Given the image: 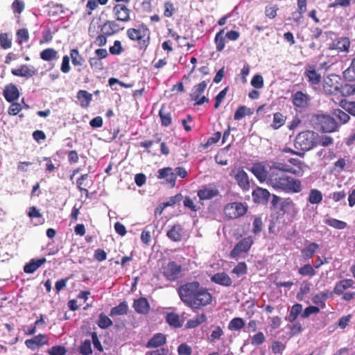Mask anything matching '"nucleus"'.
Segmentation results:
<instances>
[{"mask_svg": "<svg viewBox=\"0 0 355 355\" xmlns=\"http://www.w3.org/2000/svg\"><path fill=\"white\" fill-rule=\"evenodd\" d=\"M178 293L183 303L192 309H200L212 302V295L208 289L197 281L180 286Z\"/></svg>", "mask_w": 355, "mask_h": 355, "instance_id": "nucleus-1", "label": "nucleus"}, {"mask_svg": "<svg viewBox=\"0 0 355 355\" xmlns=\"http://www.w3.org/2000/svg\"><path fill=\"white\" fill-rule=\"evenodd\" d=\"M268 184L276 191L286 193H297L302 189V182L299 179L286 173H269Z\"/></svg>", "mask_w": 355, "mask_h": 355, "instance_id": "nucleus-2", "label": "nucleus"}, {"mask_svg": "<svg viewBox=\"0 0 355 355\" xmlns=\"http://www.w3.org/2000/svg\"><path fill=\"white\" fill-rule=\"evenodd\" d=\"M128 37L137 44L139 50L145 51L150 43V31L144 23L137 28H130L126 31Z\"/></svg>", "mask_w": 355, "mask_h": 355, "instance_id": "nucleus-3", "label": "nucleus"}, {"mask_svg": "<svg viewBox=\"0 0 355 355\" xmlns=\"http://www.w3.org/2000/svg\"><path fill=\"white\" fill-rule=\"evenodd\" d=\"M318 134L312 130H304L298 133L294 141L295 148L309 151L318 146Z\"/></svg>", "mask_w": 355, "mask_h": 355, "instance_id": "nucleus-4", "label": "nucleus"}, {"mask_svg": "<svg viewBox=\"0 0 355 355\" xmlns=\"http://www.w3.org/2000/svg\"><path fill=\"white\" fill-rule=\"evenodd\" d=\"M116 4L114 6L112 12L116 21L128 22L130 20L131 10L128 8L130 0H114Z\"/></svg>", "mask_w": 355, "mask_h": 355, "instance_id": "nucleus-5", "label": "nucleus"}, {"mask_svg": "<svg viewBox=\"0 0 355 355\" xmlns=\"http://www.w3.org/2000/svg\"><path fill=\"white\" fill-rule=\"evenodd\" d=\"M223 211L228 219H236L246 214L248 207L245 203L234 202L225 205Z\"/></svg>", "mask_w": 355, "mask_h": 355, "instance_id": "nucleus-6", "label": "nucleus"}, {"mask_svg": "<svg viewBox=\"0 0 355 355\" xmlns=\"http://www.w3.org/2000/svg\"><path fill=\"white\" fill-rule=\"evenodd\" d=\"M182 268L175 261H169L162 267L164 277L170 282L177 280L182 275Z\"/></svg>", "mask_w": 355, "mask_h": 355, "instance_id": "nucleus-7", "label": "nucleus"}, {"mask_svg": "<svg viewBox=\"0 0 355 355\" xmlns=\"http://www.w3.org/2000/svg\"><path fill=\"white\" fill-rule=\"evenodd\" d=\"M291 101L296 109L305 110L309 107L311 98L302 91H297L291 95Z\"/></svg>", "mask_w": 355, "mask_h": 355, "instance_id": "nucleus-8", "label": "nucleus"}, {"mask_svg": "<svg viewBox=\"0 0 355 355\" xmlns=\"http://www.w3.org/2000/svg\"><path fill=\"white\" fill-rule=\"evenodd\" d=\"M318 124L320 130L324 132H332L338 129V123L336 120L329 115H317Z\"/></svg>", "mask_w": 355, "mask_h": 355, "instance_id": "nucleus-9", "label": "nucleus"}, {"mask_svg": "<svg viewBox=\"0 0 355 355\" xmlns=\"http://www.w3.org/2000/svg\"><path fill=\"white\" fill-rule=\"evenodd\" d=\"M252 244L253 239L252 236H248L241 239L231 251L230 257L232 258H237L242 253L248 252Z\"/></svg>", "mask_w": 355, "mask_h": 355, "instance_id": "nucleus-10", "label": "nucleus"}, {"mask_svg": "<svg viewBox=\"0 0 355 355\" xmlns=\"http://www.w3.org/2000/svg\"><path fill=\"white\" fill-rule=\"evenodd\" d=\"M230 176L233 177L236 181L238 185L243 190H248L250 182L246 172L242 168H234L230 173Z\"/></svg>", "mask_w": 355, "mask_h": 355, "instance_id": "nucleus-11", "label": "nucleus"}, {"mask_svg": "<svg viewBox=\"0 0 355 355\" xmlns=\"http://www.w3.org/2000/svg\"><path fill=\"white\" fill-rule=\"evenodd\" d=\"M289 173L297 176H301L303 174V170L295 169L294 168L286 164L281 162H274L270 167L269 173Z\"/></svg>", "mask_w": 355, "mask_h": 355, "instance_id": "nucleus-12", "label": "nucleus"}, {"mask_svg": "<svg viewBox=\"0 0 355 355\" xmlns=\"http://www.w3.org/2000/svg\"><path fill=\"white\" fill-rule=\"evenodd\" d=\"M351 45L348 37H339L334 39L329 45V49L336 50L338 52L348 53Z\"/></svg>", "mask_w": 355, "mask_h": 355, "instance_id": "nucleus-13", "label": "nucleus"}, {"mask_svg": "<svg viewBox=\"0 0 355 355\" xmlns=\"http://www.w3.org/2000/svg\"><path fill=\"white\" fill-rule=\"evenodd\" d=\"M339 77L335 74L328 76L324 80L323 89L327 94H335L339 89Z\"/></svg>", "mask_w": 355, "mask_h": 355, "instance_id": "nucleus-14", "label": "nucleus"}, {"mask_svg": "<svg viewBox=\"0 0 355 355\" xmlns=\"http://www.w3.org/2000/svg\"><path fill=\"white\" fill-rule=\"evenodd\" d=\"M304 76L310 85H317L321 82V75L316 70V67L313 64H308L305 67Z\"/></svg>", "mask_w": 355, "mask_h": 355, "instance_id": "nucleus-15", "label": "nucleus"}, {"mask_svg": "<svg viewBox=\"0 0 355 355\" xmlns=\"http://www.w3.org/2000/svg\"><path fill=\"white\" fill-rule=\"evenodd\" d=\"M250 171L261 182L267 180L268 183L269 171L267 170L263 164L261 162L253 164Z\"/></svg>", "mask_w": 355, "mask_h": 355, "instance_id": "nucleus-16", "label": "nucleus"}, {"mask_svg": "<svg viewBox=\"0 0 355 355\" xmlns=\"http://www.w3.org/2000/svg\"><path fill=\"white\" fill-rule=\"evenodd\" d=\"M219 194V191L214 185H204L197 192L198 198L201 200H210L216 197Z\"/></svg>", "mask_w": 355, "mask_h": 355, "instance_id": "nucleus-17", "label": "nucleus"}, {"mask_svg": "<svg viewBox=\"0 0 355 355\" xmlns=\"http://www.w3.org/2000/svg\"><path fill=\"white\" fill-rule=\"evenodd\" d=\"M27 348L35 350L40 347L48 345V336L46 334H40L33 338L25 340Z\"/></svg>", "mask_w": 355, "mask_h": 355, "instance_id": "nucleus-18", "label": "nucleus"}, {"mask_svg": "<svg viewBox=\"0 0 355 355\" xmlns=\"http://www.w3.org/2000/svg\"><path fill=\"white\" fill-rule=\"evenodd\" d=\"M123 29V27L121 28L116 21L107 20L101 26V33H104L105 35L109 37L118 33Z\"/></svg>", "mask_w": 355, "mask_h": 355, "instance_id": "nucleus-19", "label": "nucleus"}, {"mask_svg": "<svg viewBox=\"0 0 355 355\" xmlns=\"http://www.w3.org/2000/svg\"><path fill=\"white\" fill-rule=\"evenodd\" d=\"M280 210L283 214H287L291 219L295 218L298 213L296 205L290 198H286L282 202Z\"/></svg>", "mask_w": 355, "mask_h": 355, "instance_id": "nucleus-20", "label": "nucleus"}, {"mask_svg": "<svg viewBox=\"0 0 355 355\" xmlns=\"http://www.w3.org/2000/svg\"><path fill=\"white\" fill-rule=\"evenodd\" d=\"M11 73L15 76L31 78L37 74V69L32 65L21 64L17 69H12Z\"/></svg>", "mask_w": 355, "mask_h": 355, "instance_id": "nucleus-21", "label": "nucleus"}, {"mask_svg": "<svg viewBox=\"0 0 355 355\" xmlns=\"http://www.w3.org/2000/svg\"><path fill=\"white\" fill-rule=\"evenodd\" d=\"M69 56L71 59L72 64L74 67H87V65L85 64V59L83 56V55L80 54L78 49L76 48L71 49L69 51ZM77 71L78 73H80L82 70L80 68H78Z\"/></svg>", "mask_w": 355, "mask_h": 355, "instance_id": "nucleus-22", "label": "nucleus"}, {"mask_svg": "<svg viewBox=\"0 0 355 355\" xmlns=\"http://www.w3.org/2000/svg\"><path fill=\"white\" fill-rule=\"evenodd\" d=\"M158 179H165L167 182L170 183L173 187L175 185L176 176L171 167H165L159 169L157 171Z\"/></svg>", "mask_w": 355, "mask_h": 355, "instance_id": "nucleus-23", "label": "nucleus"}, {"mask_svg": "<svg viewBox=\"0 0 355 355\" xmlns=\"http://www.w3.org/2000/svg\"><path fill=\"white\" fill-rule=\"evenodd\" d=\"M3 94L6 100L9 103L14 102L19 97V92L13 84L7 85L3 89Z\"/></svg>", "mask_w": 355, "mask_h": 355, "instance_id": "nucleus-24", "label": "nucleus"}, {"mask_svg": "<svg viewBox=\"0 0 355 355\" xmlns=\"http://www.w3.org/2000/svg\"><path fill=\"white\" fill-rule=\"evenodd\" d=\"M270 196V192L266 189L258 187L252 191V198L255 202L266 203Z\"/></svg>", "mask_w": 355, "mask_h": 355, "instance_id": "nucleus-25", "label": "nucleus"}, {"mask_svg": "<svg viewBox=\"0 0 355 355\" xmlns=\"http://www.w3.org/2000/svg\"><path fill=\"white\" fill-rule=\"evenodd\" d=\"M211 281L215 284L223 286H230L232 284V280L230 277L225 272H217L211 277Z\"/></svg>", "mask_w": 355, "mask_h": 355, "instance_id": "nucleus-26", "label": "nucleus"}, {"mask_svg": "<svg viewBox=\"0 0 355 355\" xmlns=\"http://www.w3.org/2000/svg\"><path fill=\"white\" fill-rule=\"evenodd\" d=\"M183 228L180 224L173 225L166 232L167 237L174 241L179 242L182 239Z\"/></svg>", "mask_w": 355, "mask_h": 355, "instance_id": "nucleus-27", "label": "nucleus"}, {"mask_svg": "<svg viewBox=\"0 0 355 355\" xmlns=\"http://www.w3.org/2000/svg\"><path fill=\"white\" fill-rule=\"evenodd\" d=\"M166 343V336L162 333H157L147 342V348H157Z\"/></svg>", "mask_w": 355, "mask_h": 355, "instance_id": "nucleus-28", "label": "nucleus"}, {"mask_svg": "<svg viewBox=\"0 0 355 355\" xmlns=\"http://www.w3.org/2000/svg\"><path fill=\"white\" fill-rule=\"evenodd\" d=\"M46 262L45 257L38 259H32L28 263L24 266V271L27 274L35 272L42 265Z\"/></svg>", "mask_w": 355, "mask_h": 355, "instance_id": "nucleus-29", "label": "nucleus"}, {"mask_svg": "<svg viewBox=\"0 0 355 355\" xmlns=\"http://www.w3.org/2000/svg\"><path fill=\"white\" fill-rule=\"evenodd\" d=\"M135 311L141 314H147L150 310V304L145 297L135 300L133 303Z\"/></svg>", "mask_w": 355, "mask_h": 355, "instance_id": "nucleus-30", "label": "nucleus"}, {"mask_svg": "<svg viewBox=\"0 0 355 355\" xmlns=\"http://www.w3.org/2000/svg\"><path fill=\"white\" fill-rule=\"evenodd\" d=\"M80 101V105L83 108H87L92 101V94L86 90L80 89L77 92L76 96Z\"/></svg>", "mask_w": 355, "mask_h": 355, "instance_id": "nucleus-31", "label": "nucleus"}, {"mask_svg": "<svg viewBox=\"0 0 355 355\" xmlns=\"http://www.w3.org/2000/svg\"><path fill=\"white\" fill-rule=\"evenodd\" d=\"M331 296L329 291L320 292L313 297V304L318 305L322 309L325 307V301Z\"/></svg>", "mask_w": 355, "mask_h": 355, "instance_id": "nucleus-32", "label": "nucleus"}, {"mask_svg": "<svg viewBox=\"0 0 355 355\" xmlns=\"http://www.w3.org/2000/svg\"><path fill=\"white\" fill-rule=\"evenodd\" d=\"M354 282L351 279H345L338 282L334 289V292L337 295L343 293L344 291L352 286Z\"/></svg>", "mask_w": 355, "mask_h": 355, "instance_id": "nucleus-33", "label": "nucleus"}, {"mask_svg": "<svg viewBox=\"0 0 355 355\" xmlns=\"http://www.w3.org/2000/svg\"><path fill=\"white\" fill-rule=\"evenodd\" d=\"M207 86V83L205 80L200 82L199 84L195 85L193 87L192 92L190 94L191 100H197L198 97L205 91Z\"/></svg>", "mask_w": 355, "mask_h": 355, "instance_id": "nucleus-34", "label": "nucleus"}, {"mask_svg": "<svg viewBox=\"0 0 355 355\" xmlns=\"http://www.w3.org/2000/svg\"><path fill=\"white\" fill-rule=\"evenodd\" d=\"M40 58L46 62L53 61L58 58V51L53 48H47L40 52Z\"/></svg>", "mask_w": 355, "mask_h": 355, "instance_id": "nucleus-35", "label": "nucleus"}, {"mask_svg": "<svg viewBox=\"0 0 355 355\" xmlns=\"http://www.w3.org/2000/svg\"><path fill=\"white\" fill-rule=\"evenodd\" d=\"M225 29L220 30L215 35L214 43L216 44V51H222L225 46V36H224Z\"/></svg>", "mask_w": 355, "mask_h": 355, "instance_id": "nucleus-36", "label": "nucleus"}, {"mask_svg": "<svg viewBox=\"0 0 355 355\" xmlns=\"http://www.w3.org/2000/svg\"><path fill=\"white\" fill-rule=\"evenodd\" d=\"M128 311V305L126 302H121L118 306L113 307L110 310V315L114 317L116 315H126Z\"/></svg>", "mask_w": 355, "mask_h": 355, "instance_id": "nucleus-37", "label": "nucleus"}, {"mask_svg": "<svg viewBox=\"0 0 355 355\" xmlns=\"http://www.w3.org/2000/svg\"><path fill=\"white\" fill-rule=\"evenodd\" d=\"M319 245L318 243L313 242L311 243L307 247L302 250V256L305 259H309L313 257L316 250L318 249Z\"/></svg>", "mask_w": 355, "mask_h": 355, "instance_id": "nucleus-38", "label": "nucleus"}, {"mask_svg": "<svg viewBox=\"0 0 355 355\" xmlns=\"http://www.w3.org/2000/svg\"><path fill=\"white\" fill-rule=\"evenodd\" d=\"M253 114V111L250 108H248L245 105L238 107L234 114V120L239 121L245 116H250Z\"/></svg>", "mask_w": 355, "mask_h": 355, "instance_id": "nucleus-39", "label": "nucleus"}, {"mask_svg": "<svg viewBox=\"0 0 355 355\" xmlns=\"http://www.w3.org/2000/svg\"><path fill=\"white\" fill-rule=\"evenodd\" d=\"M286 117L281 112H275L273 114V121L270 125L273 130H277L285 124Z\"/></svg>", "mask_w": 355, "mask_h": 355, "instance_id": "nucleus-40", "label": "nucleus"}, {"mask_svg": "<svg viewBox=\"0 0 355 355\" xmlns=\"http://www.w3.org/2000/svg\"><path fill=\"white\" fill-rule=\"evenodd\" d=\"M207 320V317L204 313L196 315L195 318L189 320L186 323V327L189 329H193L204 323Z\"/></svg>", "mask_w": 355, "mask_h": 355, "instance_id": "nucleus-41", "label": "nucleus"}, {"mask_svg": "<svg viewBox=\"0 0 355 355\" xmlns=\"http://www.w3.org/2000/svg\"><path fill=\"white\" fill-rule=\"evenodd\" d=\"M245 326V320L239 317L234 318L228 324V329L230 331H240Z\"/></svg>", "mask_w": 355, "mask_h": 355, "instance_id": "nucleus-42", "label": "nucleus"}, {"mask_svg": "<svg viewBox=\"0 0 355 355\" xmlns=\"http://www.w3.org/2000/svg\"><path fill=\"white\" fill-rule=\"evenodd\" d=\"M88 178V174H83L77 180L76 182L78 189L81 192H83L87 196L89 194V191L85 187H89L87 182Z\"/></svg>", "mask_w": 355, "mask_h": 355, "instance_id": "nucleus-43", "label": "nucleus"}, {"mask_svg": "<svg viewBox=\"0 0 355 355\" xmlns=\"http://www.w3.org/2000/svg\"><path fill=\"white\" fill-rule=\"evenodd\" d=\"M322 200V194L320 191L313 189L310 191L308 201L312 205L319 204Z\"/></svg>", "mask_w": 355, "mask_h": 355, "instance_id": "nucleus-44", "label": "nucleus"}, {"mask_svg": "<svg viewBox=\"0 0 355 355\" xmlns=\"http://www.w3.org/2000/svg\"><path fill=\"white\" fill-rule=\"evenodd\" d=\"M211 334L208 336L209 342L213 343L216 340H220L224 335V331L220 326L212 327Z\"/></svg>", "mask_w": 355, "mask_h": 355, "instance_id": "nucleus-45", "label": "nucleus"}, {"mask_svg": "<svg viewBox=\"0 0 355 355\" xmlns=\"http://www.w3.org/2000/svg\"><path fill=\"white\" fill-rule=\"evenodd\" d=\"M302 311V305L301 304H294L290 311V313L288 316V320L290 322H293L297 318L298 315Z\"/></svg>", "mask_w": 355, "mask_h": 355, "instance_id": "nucleus-46", "label": "nucleus"}, {"mask_svg": "<svg viewBox=\"0 0 355 355\" xmlns=\"http://www.w3.org/2000/svg\"><path fill=\"white\" fill-rule=\"evenodd\" d=\"M159 115L161 119L162 125L168 127L171 123V113L166 110L164 107H162L159 111Z\"/></svg>", "mask_w": 355, "mask_h": 355, "instance_id": "nucleus-47", "label": "nucleus"}, {"mask_svg": "<svg viewBox=\"0 0 355 355\" xmlns=\"http://www.w3.org/2000/svg\"><path fill=\"white\" fill-rule=\"evenodd\" d=\"M112 320L107 316L104 313H101L98 315V320L97 322L98 326L102 329H105L112 325Z\"/></svg>", "mask_w": 355, "mask_h": 355, "instance_id": "nucleus-48", "label": "nucleus"}, {"mask_svg": "<svg viewBox=\"0 0 355 355\" xmlns=\"http://www.w3.org/2000/svg\"><path fill=\"white\" fill-rule=\"evenodd\" d=\"M343 76L349 81L355 80V58L352 60L349 67L343 72Z\"/></svg>", "mask_w": 355, "mask_h": 355, "instance_id": "nucleus-49", "label": "nucleus"}, {"mask_svg": "<svg viewBox=\"0 0 355 355\" xmlns=\"http://www.w3.org/2000/svg\"><path fill=\"white\" fill-rule=\"evenodd\" d=\"M292 324H287L286 327L289 329V336L293 337L303 331V327L300 322H293Z\"/></svg>", "mask_w": 355, "mask_h": 355, "instance_id": "nucleus-50", "label": "nucleus"}, {"mask_svg": "<svg viewBox=\"0 0 355 355\" xmlns=\"http://www.w3.org/2000/svg\"><path fill=\"white\" fill-rule=\"evenodd\" d=\"M166 322L170 326L174 327H180L181 326L179 315L175 313H168L166 316Z\"/></svg>", "mask_w": 355, "mask_h": 355, "instance_id": "nucleus-51", "label": "nucleus"}, {"mask_svg": "<svg viewBox=\"0 0 355 355\" xmlns=\"http://www.w3.org/2000/svg\"><path fill=\"white\" fill-rule=\"evenodd\" d=\"M325 224L337 230H343L347 227L345 222L336 218H328L325 220Z\"/></svg>", "mask_w": 355, "mask_h": 355, "instance_id": "nucleus-52", "label": "nucleus"}, {"mask_svg": "<svg viewBox=\"0 0 355 355\" xmlns=\"http://www.w3.org/2000/svg\"><path fill=\"white\" fill-rule=\"evenodd\" d=\"M17 42L19 44L26 42L29 40V33L26 28H21L17 31Z\"/></svg>", "mask_w": 355, "mask_h": 355, "instance_id": "nucleus-53", "label": "nucleus"}, {"mask_svg": "<svg viewBox=\"0 0 355 355\" xmlns=\"http://www.w3.org/2000/svg\"><path fill=\"white\" fill-rule=\"evenodd\" d=\"M278 10L277 5H268L265 7L264 13L267 18L273 19L277 17Z\"/></svg>", "mask_w": 355, "mask_h": 355, "instance_id": "nucleus-54", "label": "nucleus"}, {"mask_svg": "<svg viewBox=\"0 0 355 355\" xmlns=\"http://www.w3.org/2000/svg\"><path fill=\"white\" fill-rule=\"evenodd\" d=\"M298 272L302 276L313 277L315 275L314 268L309 263L305 264L299 268Z\"/></svg>", "mask_w": 355, "mask_h": 355, "instance_id": "nucleus-55", "label": "nucleus"}, {"mask_svg": "<svg viewBox=\"0 0 355 355\" xmlns=\"http://www.w3.org/2000/svg\"><path fill=\"white\" fill-rule=\"evenodd\" d=\"M88 62L92 69L95 71H102L104 69L103 64L101 60L95 58L94 56L90 57Z\"/></svg>", "mask_w": 355, "mask_h": 355, "instance_id": "nucleus-56", "label": "nucleus"}, {"mask_svg": "<svg viewBox=\"0 0 355 355\" xmlns=\"http://www.w3.org/2000/svg\"><path fill=\"white\" fill-rule=\"evenodd\" d=\"M263 224L261 218L260 216L254 217V220L252 222V230L253 234L255 235H257L259 233H261V232L263 230Z\"/></svg>", "mask_w": 355, "mask_h": 355, "instance_id": "nucleus-57", "label": "nucleus"}, {"mask_svg": "<svg viewBox=\"0 0 355 355\" xmlns=\"http://www.w3.org/2000/svg\"><path fill=\"white\" fill-rule=\"evenodd\" d=\"M343 96H349L355 95V83L352 84L346 83L341 87Z\"/></svg>", "mask_w": 355, "mask_h": 355, "instance_id": "nucleus-58", "label": "nucleus"}, {"mask_svg": "<svg viewBox=\"0 0 355 355\" xmlns=\"http://www.w3.org/2000/svg\"><path fill=\"white\" fill-rule=\"evenodd\" d=\"M334 114L342 124L346 123L350 119L349 115L340 109L335 110Z\"/></svg>", "mask_w": 355, "mask_h": 355, "instance_id": "nucleus-59", "label": "nucleus"}, {"mask_svg": "<svg viewBox=\"0 0 355 355\" xmlns=\"http://www.w3.org/2000/svg\"><path fill=\"white\" fill-rule=\"evenodd\" d=\"M0 46L3 49H8L12 46V40L6 33H0Z\"/></svg>", "mask_w": 355, "mask_h": 355, "instance_id": "nucleus-60", "label": "nucleus"}, {"mask_svg": "<svg viewBox=\"0 0 355 355\" xmlns=\"http://www.w3.org/2000/svg\"><path fill=\"white\" fill-rule=\"evenodd\" d=\"M247 265L245 262H239L232 270V272L238 277L244 275L247 273Z\"/></svg>", "mask_w": 355, "mask_h": 355, "instance_id": "nucleus-61", "label": "nucleus"}, {"mask_svg": "<svg viewBox=\"0 0 355 355\" xmlns=\"http://www.w3.org/2000/svg\"><path fill=\"white\" fill-rule=\"evenodd\" d=\"M265 340L263 333L259 331L251 338V344L254 346L261 345L265 342Z\"/></svg>", "mask_w": 355, "mask_h": 355, "instance_id": "nucleus-62", "label": "nucleus"}, {"mask_svg": "<svg viewBox=\"0 0 355 355\" xmlns=\"http://www.w3.org/2000/svg\"><path fill=\"white\" fill-rule=\"evenodd\" d=\"M50 355H65L67 353L66 348L62 345L53 346L48 350Z\"/></svg>", "mask_w": 355, "mask_h": 355, "instance_id": "nucleus-63", "label": "nucleus"}, {"mask_svg": "<svg viewBox=\"0 0 355 355\" xmlns=\"http://www.w3.org/2000/svg\"><path fill=\"white\" fill-rule=\"evenodd\" d=\"M179 355H191L192 348L186 343L180 344L178 347Z\"/></svg>", "mask_w": 355, "mask_h": 355, "instance_id": "nucleus-64", "label": "nucleus"}]
</instances>
